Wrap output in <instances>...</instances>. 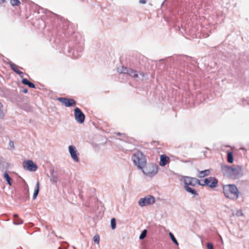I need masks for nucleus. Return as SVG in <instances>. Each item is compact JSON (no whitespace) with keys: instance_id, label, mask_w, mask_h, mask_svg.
I'll list each match as a JSON object with an SVG mask.
<instances>
[{"instance_id":"nucleus-1","label":"nucleus","mask_w":249,"mask_h":249,"mask_svg":"<svg viewBox=\"0 0 249 249\" xmlns=\"http://www.w3.org/2000/svg\"><path fill=\"white\" fill-rule=\"evenodd\" d=\"M221 169L224 176L231 179H238L243 176L244 169L242 166H231L227 165H221Z\"/></svg>"},{"instance_id":"nucleus-2","label":"nucleus","mask_w":249,"mask_h":249,"mask_svg":"<svg viewBox=\"0 0 249 249\" xmlns=\"http://www.w3.org/2000/svg\"><path fill=\"white\" fill-rule=\"evenodd\" d=\"M222 191L225 197L235 200L239 197V190L235 184H226L222 187Z\"/></svg>"},{"instance_id":"nucleus-3","label":"nucleus","mask_w":249,"mask_h":249,"mask_svg":"<svg viewBox=\"0 0 249 249\" xmlns=\"http://www.w3.org/2000/svg\"><path fill=\"white\" fill-rule=\"evenodd\" d=\"M117 71L120 73L126 74L130 75L136 80H143L146 75V73L137 71H134L130 68L121 66L117 68Z\"/></svg>"},{"instance_id":"nucleus-4","label":"nucleus","mask_w":249,"mask_h":249,"mask_svg":"<svg viewBox=\"0 0 249 249\" xmlns=\"http://www.w3.org/2000/svg\"><path fill=\"white\" fill-rule=\"evenodd\" d=\"M131 158L134 164L139 169L143 168V166H145L146 164L145 156L140 151H138L133 154Z\"/></svg>"},{"instance_id":"nucleus-5","label":"nucleus","mask_w":249,"mask_h":249,"mask_svg":"<svg viewBox=\"0 0 249 249\" xmlns=\"http://www.w3.org/2000/svg\"><path fill=\"white\" fill-rule=\"evenodd\" d=\"M142 172L149 177H153L155 176L158 172V165L154 163H149L146 164L143 166V168L141 169Z\"/></svg>"},{"instance_id":"nucleus-6","label":"nucleus","mask_w":249,"mask_h":249,"mask_svg":"<svg viewBox=\"0 0 249 249\" xmlns=\"http://www.w3.org/2000/svg\"><path fill=\"white\" fill-rule=\"evenodd\" d=\"M83 49V43L76 44L73 48H71L68 51L69 55L73 58H78L81 56Z\"/></svg>"},{"instance_id":"nucleus-7","label":"nucleus","mask_w":249,"mask_h":249,"mask_svg":"<svg viewBox=\"0 0 249 249\" xmlns=\"http://www.w3.org/2000/svg\"><path fill=\"white\" fill-rule=\"evenodd\" d=\"M218 180L214 177H210L203 180V183L200 182V185L207 186L211 188H215L217 186Z\"/></svg>"},{"instance_id":"nucleus-8","label":"nucleus","mask_w":249,"mask_h":249,"mask_svg":"<svg viewBox=\"0 0 249 249\" xmlns=\"http://www.w3.org/2000/svg\"><path fill=\"white\" fill-rule=\"evenodd\" d=\"M155 202V197L151 195L147 196L139 199L138 203L141 207L153 204Z\"/></svg>"},{"instance_id":"nucleus-9","label":"nucleus","mask_w":249,"mask_h":249,"mask_svg":"<svg viewBox=\"0 0 249 249\" xmlns=\"http://www.w3.org/2000/svg\"><path fill=\"white\" fill-rule=\"evenodd\" d=\"M183 182L184 183V186H195L196 184L200 185V180H198L194 178L189 177H183Z\"/></svg>"},{"instance_id":"nucleus-10","label":"nucleus","mask_w":249,"mask_h":249,"mask_svg":"<svg viewBox=\"0 0 249 249\" xmlns=\"http://www.w3.org/2000/svg\"><path fill=\"white\" fill-rule=\"evenodd\" d=\"M23 167L24 169L31 171H36L37 169V165L32 160H27L23 162Z\"/></svg>"},{"instance_id":"nucleus-11","label":"nucleus","mask_w":249,"mask_h":249,"mask_svg":"<svg viewBox=\"0 0 249 249\" xmlns=\"http://www.w3.org/2000/svg\"><path fill=\"white\" fill-rule=\"evenodd\" d=\"M75 120L79 124L83 123L85 119V115L81 110L76 107L74 110Z\"/></svg>"},{"instance_id":"nucleus-12","label":"nucleus","mask_w":249,"mask_h":249,"mask_svg":"<svg viewBox=\"0 0 249 249\" xmlns=\"http://www.w3.org/2000/svg\"><path fill=\"white\" fill-rule=\"evenodd\" d=\"M57 100L64 105L66 107L75 106L76 102L73 99H70L66 97H59Z\"/></svg>"},{"instance_id":"nucleus-13","label":"nucleus","mask_w":249,"mask_h":249,"mask_svg":"<svg viewBox=\"0 0 249 249\" xmlns=\"http://www.w3.org/2000/svg\"><path fill=\"white\" fill-rule=\"evenodd\" d=\"M69 151L71 158L76 162H78L79 161L78 157V154L75 147L73 145H70L69 146Z\"/></svg>"},{"instance_id":"nucleus-14","label":"nucleus","mask_w":249,"mask_h":249,"mask_svg":"<svg viewBox=\"0 0 249 249\" xmlns=\"http://www.w3.org/2000/svg\"><path fill=\"white\" fill-rule=\"evenodd\" d=\"M170 159L168 157L165 155H161L160 156V165L161 166H165L168 163H169Z\"/></svg>"},{"instance_id":"nucleus-15","label":"nucleus","mask_w":249,"mask_h":249,"mask_svg":"<svg viewBox=\"0 0 249 249\" xmlns=\"http://www.w3.org/2000/svg\"><path fill=\"white\" fill-rule=\"evenodd\" d=\"M10 66L11 69L16 73L18 74L20 77H22L23 73L20 71L18 69L17 65H16L15 64L13 63H10Z\"/></svg>"},{"instance_id":"nucleus-16","label":"nucleus","mask_w":249,"mask_h":249,"mask_svg":"<svg viewBox=\"0 0 249 249\" xmlns=\"http://www.w3.org/2000/svg\"><path fill=\"white\" fill-rule=\"evenodd\" d=\"M50 173H51V178L50 180L51 182H52L53 183H56L57 182L58 178L56 175H55L54 174V170L53 169H52L50 170Z\"/></svg>"},{"instance_id":"nucleus-17","label":"nucleus","mask_w":249,"mask_h":249,"mask_svg":"<svg viewBox=\"0 0 249 249\" xmlns=\"http://www.w3.org/2000/svg\"><path fill=\"white\" fill-rule=\"evenodd\" d=\"M184 188L187 192L191 194L192 195H193L195 196L198 195V193L195 189H193L188 186H184Z\"/></svg>"},{"instance_id":"nucleus-18","label":"nucleus","mask_w":249,"mask_h":249,"mask_svg":"<svg viewBox=\"0 0 249 249\" xmlns=\"http://www.w3.org/2000/svg\"><path fill=\"white\" fill-rule=\"evenodd\" d=\"M21 82L24 85L28 86L29 88L35 89L36 88V86L34 83L29 81L26 78H23L22 79Z\"/></svg>"},{"instance_id":"nucleus-19","label":"nucleus","mask_w":249,"mask_h":249,"mask_svg":"<svg viewBox=\"0 0 249 249\" xmlns=\"http://www.w3.org/2000/svg\"><path fill=\"white\" fill-rule=\"evenodd\" d=\"M13 217L14 218V220L13 221V224L15 225H19L23 223V220L19 218L18 215L17 214H14L13 215Z\"/></svg>"},{"instance_id":"nucleus-20","label":"nucleus","mask_w":249,"mask_h":249,"mask_svg":"<svg viewBox=\"0 0 249 249\" xmlns=\"http://www.w3.org/2000/svg\"><path fill=\"white\" fill-rule=\"evenodd\" d=\"M39 185H40L39 182V181H37V183H36V188L34 190V194L33 196V199H36L37 195H38L39 191Z\"/></svg>"},{"instance_id":"nucleus-21","label":"nucleus","mask_w":249,"mask_h":249,"mask_svg":"<svg viewBox=\"0 0 249 249\" xmlns=\"http://www.w3.org/2000/svg\"><path fill=\"white\" fill-rule=\"evenodd\" d=\"M210 171L209 170H205L203 171H200L198 174V177L199 178H203L209 175Z\"/></svg>"},{"instance_id":"nucleus-22","label":"nucleus","mask_w":249,"mask_h":249,"mask_svg":"<svg viewBox=\"0 0 249 249\" xmlns=\"http://www.w3.org/2000/svg\"><path fill=\"white\" fill-rule=\"evenodd\" d=\"M3 178L7 181V183L10 185H12V178H10L7 172H5L3 174Z\"/></svg>"},{"instance_id":"nucleus-23","label":"nucleus","mask_w":249,"mask_h":249,"mask_svg":"<svg viewBox=\"0 0 249 249\" xmlns=\"http://www.w3.org/2000/svg\"><path fill=\"white\" fill-rule=\"evenodd\" d=\"M234 159L232 153L231 152H228L227 153V161L230 163H232L233 162Z\"/></svg>"},{"instance_id":"nucleus-24","label":"nucleus","mask_w":249,"mask_h":249,"mask_svg":"<svg viewBox=\"0 0 249 249\" xmlns=\"http://www.w3.org/2000/svg\"><path fill=\"white\" fill-rule=\"evenodd\" d=\"M10 3L12 6H18L21 3L19 0H9Z\"/></svg>"},{"instance_id":"nucleus-25","label":"nucleus","mask_w":249,"mask_h":249,"mask_svg":"<svg viewBox=\"0 0 249 249\" xmlns=\"http://www.w3.org/2000/svg\"><path fill=\"white\" fill-rule=\"evenodd\" d=\"M169 235L170 236V237L171 240L174 243V244L177 246H178V242L177 240L176 239V238L175 237L174 234L172 232H169Z\"/></svg>"},{"instance_id":"nucleus-26","label":"nucleus","mask_w":249,"mask_h":249,"mask_svg":"<svg viewBox=\"0 0 249 249\" xmlns=\"http://www.w3.org/2000/svg\"><path fill=\"white\" fill-rule=\"evenodd\" d=\"M110 224L112 230H114L116 228V221L115 218L111 219Z\"/></svg>"},{"instance_id":"nucleus-27","label":"nucleus","mask_w":249,"mask_h":249,"mask_svg":"<svg viewBox=\"0 0 249 249\" xmlns=\"http://www.w3.org/2000/svg\"><path fill=\"white\" fill-rule=\"evenodd\" d=\"M147 233V231L146 230H143L139 236V239L140 240H143L144 239L146 236Z\"/></svg>"},{"instance_id":"nucleus-28","label":"nucleus","mask_w":249,"mask_h":249,"mask_svg":"<svg viewBox=\"0 0 249 249\" xmlns=\"http://www.w3.org/2000/svg\"><path fill=\"white\" fill-rule=\"evenodd\" d=\"M3 105L0 103V119H3L4 117V113L2 110Z\"/></svg>"},{"instance_id":"nucleus-29","label":"nucleus","mask_w":249,"mask_h":249,"mask_svg":"<svg viewBox=\"0 0 249 249\" xmlns=\"http://www.w3.org/2000/svg\"><path fill=\"white\" fill-rule=\"evenodd\" d=\"M93 240L95 243L99 244L100 242V236L98 234H96L93 237Z\"/></svg>"},{"instance_id":"nucleus-30","label":"nucleus","mask_w":249,"mask_h":249,"mask_svg":"<svg viewBox=\"0 0 249 249\" xmlns=\"http://www.w3.org/2000/svg\"><path fill=\"white\" fill-rule=\"evenodd\" d=\"M206 246L208 249H213V245L210 242L207 243Z\"/></svg>"},{"instance_id":"nucleus-31","label":"nucleus","mask_w":249,"mask_h":249,"mask_svg":"<svg viewBox=\"0 0 249 249\" xmlns=\"http://www.w3.org/2000/svg\"><path fill=\"white\" fill-rule=\"evenodd\" d=\"M236 215L237 216H242L243 215V213L241 210H239L237 211Z\"/></svg>"},{"instance_id":"nucleus-32","label":"nucleus","mask_w":249,"mask_h":249,"mask_svg":"<svg viewBox=\"0 0 249 249\" xmlns=\"http://www.w3.org/2000/svg\"><path fill=\"white\" fill-rule=\"evenodd\" d=\"M14 142L13 141H10L9 142V146L12 148H14Z\"/></svg>"},{"instance_id":"nucleus-33","label":"nucleus","mask_w":249,"mask_h":249,"mask_svg":"<svg viewBox=\"0 0 249 249\" xmlns=\"http://www.w3.org/2000/svg\"><path fill=\"white\" fill-rule=\"evenodd\" d=\"M146 2V0H140L139 3L141 4H145Z\"/></svg>"},{"instance_id":"nucleus-34","label":"nucleus","mask_w":249,"mask_h":249,"mask_svg":"<svg viewBox=\"0 0 249 249\" xmlns=\"http://www.w3.org/2000/svg\"><path fill=\"white\" fill-rule=\"evenodd\" d=\"M67 246L62 245L61 247H59L58 249H67Z\"/></svg>"},{"instance_id":"nucleus-35","label":"nucleus","mask_w":249,"mask_h":249,"mask_svg":"<svg viewBox=\"0 0 249 249\" xmlns=\"http://www.w3.org/2000/svg\"><path fill=\"white\" fill-rule=\"evenodd\" d=\"M25 195L26 196L27 198H28L29 197V192L28 189L27 190Z\"/></svg>"},{"instance_id":"nucleus-36","label":"nucleus","mask_w":249,"mask_h":249,"mask_svg":"<svg viewBox=\"0 0 249 249\" xmlns=\"http://www.w3.org/2000/svg\"><path fill=\"white\" fill-rule=\"evenodd\" d=\"M22 92L23 93H26L28 92V89H24L23 90H22Z\"/></svg>"},{"instance_id":"nucleus-37","label":"nucleus","mask_w":249,"mask_h":249,"mask_svg":"<svg viewBox=\"0 0 249 249\" xmlns=\"http://www.w3.org/2000/svg\"><path fill=\"white\" fill-rule=\"evenodd\" d=\"M39 8L42 9L43 10V12L44 13H45L46 11H47L46 9H43V8H41V7H40Z\"/></svg>"},{"instance_id":"nucleus-38","label":"nucleus","mask_w":249,"mask_h":249,"mask_svg":"<svg viewBox=\"0 0 249 249\" xmlns=\"http://www.w3.org/2000/svg\"><path fill=\"white\" fill-rule=\"evenodd\" d=\"M79 196H80V198H81V199H83V196L82 195V194H81V192H80V194H79Z\"/></svg>"},{"instance_id":"nucleus-39","label":"nucleus","mask_w":249,"mask_h":249,"mask_svg":"<svg viewBox=\"0 0 249 249\" xmlns=\"http://www.w3.org/2000/svg\"><path fill=\"white\" fill-rule=\"evenodd\" d=\"M5 1V0H0V4L4 2Z\"/></svg>"},{"instance_id":"nucleus-40","label":"nucleus","mask_w":249,"mask_h":249,"mask_svg":"<svg viewBox=\"0 0 249 249\" xmlns=\"http://www.w3.org/2000/svg\"><path fill=\"white\" fill-rule=\"evenodd\" d=\"M200 182H201V183H203V180H201V181H200Z\"/></svg>"},{"instance_id":"nucleus-41","label":"nucleus","mask_w":249,"mask_h":249,"mask_svg":"<svg viewBox=\"0 0 249 249\" xmlns=\"http://www.w3.org/2000/svg\"><path fill=\"white\" fill-rule=\"evenodd\" d=\"M241 149L242 150H245V149L244 148H241Z\"/></svg>"},{"instance_id":"nucleus-42","label":"nucleus","mask_w":249,"mask_h":249,"mask_svg":"<svg viewBox=\"0 0 249 249\" xmlns=\"http://www.w3.org/2000/svg\"><path fill=\"white\" fill-rule=\"evenodd\" d=\"M118 135H120L121 134L120 133H117Z\"/></svg>"}]
</instances>
